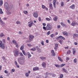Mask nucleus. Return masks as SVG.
Masks as SVG:
<instances>
[{"mask_svg":"<svg viewBox=\"0 0 78 78\" xmlns=\"http://www.w3.org/2000/svg\"><path fill=\"white\" fill-rule=\"evenodd\" d=\"M44 41H41V44L42 45H43V46L45 45V44H44Z\"/></svg>","mask_w":78,"mask_h":78,"instance_id":"obj_31","label":"nucleus"},{"mask_svg":"<svg viewBox=\"0 0 78 78\" xmlns=\"http://www.w3.org/2000/svg\"><path fill=\"white\" fill-rule=\"evenodd\" d=\"M21 60V58H18V62H19Z\"/></svg>","mask_w":78,"mask_h":78,"instance_id":"obj_48","label":"nucleus"},{"mask_svg":"<svg viewBox=\"0 0 78 78\" xmlns=\"http://www.w3.org/2000/svg\"><path fill=\"white\" fill-rule=\"evenodd\" d=\"M30 50L32 51H36V48H33L31 49Z\"/></svg>","mask_w":78,"mask_h":78,"instance_id":"obj_37","label":"nucleus"},{"mask_svg":"<svg viewBox=\"0 0 78 78\" xmlns=\"http://www.w3.org/2000/svg\"><path fill=\"white\" fill-rule=\"evenodd\" d=\"M19 63L21 65H23V62H19Z\"/></svg>","mask_w":78,"mask_h":78,"instance_id":"obj_54","label":"nucleus"},{"mask_svg":"<svg viewBox=\"0 0 78 78\" xmlns=\"http://www.w3.org/2000/svg\"><path fill=\"white\" fill-rule=\"evenodd\" d=\"M0 22L1 23V24L2 25H5V23L3 22V21L1 19V18H0Z\"/></svg>","mask_w":78,"mask_h":78,"instance_id":"obj_16","label":"nucleus"},{"mask_svg":"<svg viewBox=\"0 0 78 78\" xmlns=\"http://www.w3.org/2000/svg\"><path fill=\"white\" fill-rule=\"evenodd\" d=\"M76 61H77V59H76V58H75L73 60L74 63H76Z\"/></svg>","mask_w":78,"mask_h":78,"instance_id":"obj_38","label":"nucleus"},{"mask_svg":"<svg viewBox=\"0 0 78 78\" xmlns=\"http://www.w3.org/2000/svg\"><path fill=\"white\" fill-rule=\"evenodd\" d=\"M3 5V0H0V5L2 6Z\"/></svg>","mask_w":78,"mask_h":78,"instance_id":"obj_33","label":"nucleus"},{"mask_svg":"<svg viewBox=\"0 0 78 78\" xmlns=\"http://www.w3.org/2000/svg\"><path fill=\"white\" fill-rule=\"evenodd\" d=\"M4 72L5 73H6V74H7V73H8V71L6 70H5L4 71Z\"/></svg>","mask_w":78,"mask_h":78,"instance_id":"obj_52","label":"nucleus"},{"mask_svg":"<svg viewBox=\"0 0 78 78\" xmlns=\"http://www.w3.org/2000/svg\"><path fill=\"white\" fill-rule=\"evenodd\" d=\"M42 66H43L44 68H45L46 67V63L43 62L42 63Z\"/></svg>","mask_w":78,"mask_h":78,"instance_id":"obj_14","label":"nucleus"},{"mask_svg":"<svg viewBox=\"0 0 78 78\" xmlns=\"http://www.w3.org/2000/svg\"><path fill=\"white\" fill-rule=\"evenodd\" d=\"M41 6L42 9H44V8H45V6L44 5H42Z\"/></svg>","mask_w":78,"mask_h":78,"instance_id":"obj_51","label":"nucleus"},{"mask_svg":"<svg viewBox=\"0 0 78 78\" xmlns=\"http://www.w3.org/2000/svg\"><path fill=\"white\" fill-rule=\"evenodd\" d=\"M64 5V3L63 2H62L61 3V6L62 7H63Z\"/></svg>","mask_w":78,"mask_h":78,"instance_id":"obj_22","label":"nucleus"},{"mask_svg":"<svg viewBox=\"0 0 78 78\" xmlns=\"http://www.w3.org/2000/svg\"><path fill=\"white\" fill-rule=\"evenodd\" d=\"M58 42H59L60 44H61V45H62V44H63V40H62V39L59 40Z\"/></svg>","mask_w":78,"mask_h":78,"instance_id":"obj_15","label":"nucleus"},{"mask_svg":"<svg viewBox=\"0 0 78 78\" xmlns=\"http://www.w3.org/2000/svg\"><path fill=\"white\" fill-rule=\"evenodd\" d=\"M15 65H17V62L16 61H15Z\"/></svg>","mask_w":78,"mask_h":78,"instance_id":"obj_64","label":"nucleus"},{"mask_svg":"<svg viewBox=\"0 0 78 78\" xmlns=\"http://www.w3.org/2000/svg\"><path fill=\"white\" fill-rule=\"evenodd\" d=\"M25 75L26 77H28L29 76V73H26L25 74Z\"/></svg>","mask_w":78,"mask_h":78,"instance_id":"obj_27","label":"nucleus"},{"mask_svg":"<svg viewBox=\"0 0 78 78\" xmlns=\"http://www.w3.org/2000/svg\"><path fill=\"white\" fill-rule=\"evenodd\" d=\"M62 70L63 71V72H65V73H68V71H67L66 69L63 68L62 69Z\"/></svg>","mask_w":78,"mask_h":78,"instance_id":"obj_21","label":"nucleus"},{"mask_svg":"<svg viewBox=\"0 0 78 78\" xmlns=\"http://www.w3.org/2000/svg\"><path fill=\"white\" fill-rule=\"evenodd\" d=\"M40 58L41 59V60L43 61H44L45 59H46V57H40Z\"/></svg>","mask_w":78,"mask_h":78,"instance_id":"obj_17","label":"nucleus"},{"mask_svg":"<svg viewBox=\"0 0 78 78\" xmlns=\"http://www.w3.org/2000/svg\"><path fill=\"white\" fill-rule=\"evenodd\" d=\"M23 49H24V45L23 44L20 47V50H23Z\"/></svg>","mask_w":78,"mask_h":78,"instance_id":"obj_18","label":"nucleus"},{"mask_svg":"<svg viewBox=\"0 0 78 78\" xmlns=\"http://www.w3.org/2000/svg\"><path fill=\"white\" fill-rule=\"evenodd\" d=\"M50 34V31H49L48 33H47L46 34L47 36H48Z\"/></svg>","mask_w":78,"mask_h":78,"instance_id":"obj_46","label":"nucleus"},{"mask_svg":"<svg viewBox=\"0 0 78 78\" xmlns=\"http://www.w3.org/2000/svg\"><path fill=\"white\" fill-rule=\"evenodd\" d=\"M14 55L15 57H17L18 55H19V51L17 50H15L14 51Z\"/></svg>","mask_w":78,"mask_h":78,"instance_id":"obj_3","label":"nucleus"},{"mask_svg":"<svg viewBox=\"0 0 78 78\" xmlns=\"http://www.w3.org/2000/svg\"><path fill=\"white\" fill-rule=\"evenodd\" d=\"M76 25H78V23L75 21H73L71 24V25L75 27Z\"/></svg>","mask_w":78,"mask_h":78,"instance_id":"obj_6","label":"nucleus"},{"mask_svg":"<svg viewBox=\"0 0 78 78\" xmlns=\"http://www.w3.org/2000/svg\"><path fill=\"white\" fill-rule=\"evenodd\" d=\"M63 74H62L60 75L59 78H63Z\"/></svg>","mask_w":78,"mask_h":78,"instance_id":"obj_42","label":"nucleus"},{"mask_svg":"<svg viewBox=\"0 0 78 78\" xmlns=\"http://www.w3.org/2000/svg\"><path fill=\"white\" fill-rule=\"evenodd\" d=\"M69 57H66V61H68V60H69Z\"/></svg>","mask_w":78,"mask_h":78,"instance_id":"obj_61","label":"nucleus"},{"mask_svg":"<svg viewBox=\"0 0 78 78\" xmlns=\"http://www.w3.org/2000/svg\"><path fill=\"white\" fill-rule=\"evenodd\" d=\"M69 46H67L65 48V49H66V50H67V49H68V48H69Z\"/></svg>","mask_w":78,"mask_h":78,"instance_id":"obj_59","label":"nucleus"},{"mask_svg":"<svg viewBox=\"0 0 78 78\" xmlns=\"http://www.w3.org/2000/svg\"><path fill=\"white\" fill-rule=\"evenodd\" d=\"M33 24V22L30 23L28 25L29 27H30V28H31Z\"/></svg>","mask_w":78,"mask_h":78,"instance_id":"obj_19","label":"nucleus"},{"mask_svg":"<svg viewBox=\"0 0 78 78\" xmlns=\"http://www.w3.org/2000/svg\"><path fill=\"white\" fill-rule=\"evenodd\" d=\"M27 55H28V58H30V57L31 56V55L30 54L29 52H27Z\"/></svg>","mask_w":78,"mask_h":78,"instance_id":"obj_12","label":"nucleus"},{"mask_svg":"<svg viewBox=\"0 0 78 78\" xmlns=\"http://www.w3.org/2000/svg\"><path fill=\"white\" fill-rule=\"evenodd\" d=\"M73 55H75L76 53V49L73 48L72 49Z\"/></svg>","mask_w":78,"mask_h":78,"instance_id":"obj_11","label":"nucleus"},{"mask_svg":"<svg viewBox=\"0 0 78 78\" xmlns=\"http://www.w3.org/2000/svg\"><path fill=\"white\" fill-rule=\"evenodd\" d=\"M19 34H23V33L21 32L20 31H19Z\"/></svg>","mask_w":78,"mask_h":78,"instance_id":"obj_62","label":"nucleus"},{"mask_svg":"<svg viewBox=\"0 0 78 78\" xmlns=\"http://www.w3.org/2000/svg\"><path fill=\"white\" fill-rule=\"evenodd\" d=\"M37 51H38L39 53H41V49H40V50H37Z\"/></svg>","mask_w":78,"mask_h":78,"instance_id":"obj_60","label":"nucleus"},{"mask_svg":"<svg viewBox=\"0 0 78 78\" xmlns=\"http://www.w3.org/2000/svg\"><path fill=\"white\" fill-rule=\"evenodd\" d=\"M34 37L32 35H29V40L30 41H32V40H33V39H34Z\"/></svg>","mask_w":78,"mask_h":78,"instance_id":"obj_5","label":"nucleus"},{"mask_svg":"<svg viewBox=\"0 0 78 78\" xmlns=\"http://www.w3.org/2000/svg\"><path fill=\"white\" fill-rule=\"evenodd\" d=\"M58 38L61 39H63V40H65V39H66L65 37H62V36L61 35L59 36V37H58Z\"/></svg>","mask_w":78,"mask_h":78,"instance_id":"obj_10","label":"nucleus"},{"mask_svg":"<svg viewBox=\"0 0 78 78\" xmlns=\"http://www.w3.org/2000/svg\"><path fill=\"white\" fill-rule=\"evenodd\" d=\"M5 8L8 11V10H9V9L10 8L9 7V4L7 3L6 2L4 5Z\"/></svg>","mask_w":78,"mask_h":78,"instance_id":"obj_2","label":"nucleus"},{"mask_svg":"<svg viewBox=\"0 0 78 78\" xmlns=\"http://www.w3.org/2000/svg\"><path fill=\"white\" fill-rule=\"evenodd\" d=\"M60 23L62 26H65V27H66V24H65L64 23L61 22Z\"/></svg>","mask_w":78,"mask_h":78,"instance_id":"obj_23","label":"nucleus"},{"mask_svg":"<svg viewBox=\"0 0 78 78\" xmlns=\"http://www.w3.org/2000/svg\"><path fill=\"white\" fill-rule=\"evenodd\" d=\"M0 14H3V12L2 11V9H0Z\"/></svg>","mask_w":78,"mask_h":78,"instance_id":"obj_35","label":"nucleus"},{"mask_svg":"<svg viewBox=\"0 0 78 78\" xmlns=\"http://www.w3.org/2000/svg\"><path fill=\"white\" fill-rule=\"evenodd\" d=\"M47 30H50L51 29V26L49 24H47L46 26Z\"/></svg>","mask_w":78,"mask_h":78,"instance_id":"obj_4","label":"nucleus"},{"mask_svg":"<svg viewBox=\"0 0 78 78\" xmlns=\"http://www.w3.org/2000/svg\"><path fill=\"white\" fill-rule=\"evenodd\" d=\"M45 20H46L47 21H51V19L50 18H46Z\"/></svg>","mask_w":78,"mask_h":78,"instance_id":"obj_32","label":"nucleus"},{"mask_svg":"<svg viewBox=\"0 0 78 78\" xmlns=\"http://www.w3.org/2000/svg\"><path fill=\"white\" fill-rule=\"evenodd\" d=\"M49 8L51 9H53V5H52V4H50V5Z\"/></svg>","mask_w":78,"mask_h":78,"instance_id":"obj_25","label":"nucleus"},{"mask_svg":"<svg viewBox=\"0 0 78 78\" xmlns=\"http://www.w3.org/2000/svg\"><path fill=\"white\" fill-rule=\"evenodd\" d=\"M12 43L13 44H15L16 43H17V42H16V40H12Z\"/></svg>","mask_w":78,"mask_h":78,"instance_id":"obj_29","label":"nucleus"},{"mask_svg":"<svg viewBox=\"0 0 78 78\" xmlns=\"http://www.w3.org/2000/svg\"><path fill=\"white\" fill-rule=\"evenodd\" d=\"M58 44H55V47H56L57 48H58Z\"/></svg>","mask_w":78,"mask_h":78,"instance_id":"obj_47","label":"nucleus"},{"mask_svg":"<svg viewBox=\"0 0 78 78\" xmlns=\"http://www.w3.org/2000/svg\"><path fill=\"white\" fill-rule=\"evenodd\" d=\"M53 6L55 8H56V4H53Z\"/></svg>","mask_w":78,"mask_h":78,"instance_id":"obj_58","label":"nucleus"},{"mask_svg":"<svg viewBox=\"0 0 78 78\" xmlns=\"http://www.w3.org/2000/svg\"><path fill=\"white\" fill-rule=\"evenodd\" d=\"M12 71L13 72H15V69H12Z\"/></svg>","mask_w":78,"mask_h":78,"instance_id":"obj_63","label":"nucleus"},{"mask_svg":"<svg viewBox=\"0 0 78 78\" xmlns=\"http://www.w3.org/2000/svg\"><path fill=\"white\" fill-rule=\"evenodd\" d=\"M62 34L63 35H65L66 36H68V33L66 31H64L62 32Z\"/></svg>","mask_w":78,"mask_h":78,"instance_id":"obj_9","label":"nucleus"},{"mask_svg":"<svg viewBox=\"0 0 78 78\" xmlns=\"http://www.w3.org/2000/svg\"><path fill=\"white\" fill-rule=\"evenodd\" d=\"M33 16L35 18H37L38 17V14L37 12H34L33 14Z\"/></svg>","mask_w":78,"mask_h":78,"instance_id":"obj_8","label":"nucleus"},{"mask_svg":"<svg viewBox=\"0 0 78 78\" xmlns=\"http://www.w3.org/2000/svg\"><path fill=\"white\" fill-rule=\"evenodd\" d=\"M3 36H4V34L2 33H1V34L0 35V37H3Z\"/></svg>","mask_w":78,"mask_h":78,"instance_id":"obj_41","label":"nucleus"},{"mask_svg":"<svg viewBox=\"0 0 78 78\" xmlns=\"http://www.w3.org/2000/svg\"><path fill=\"white\" fill-rule=\"evenodd\" d=\"M2 41L3 43H5V42H6V41H5V39H3L2 40Z\"/></svg>","mask_w":78,"mask_h":78,"instance_id":"obj_53","label":"nucleus"},{"mask_svg":"<svg viewBox=\"0 0 78 78\" xmlns=\"http://www.w3.org/2000/svg\"><path fill=\"white\" fill-rule=\"evenodd\" d=\"M65 65H66L65 64H62L61 66L62 67H64V66H65Z\"/></svg>","mask_w":78,"mask_h":78,"instance_id":"obj_57","label":"nucleus"},{"mask_svg":"<svg viewBox=\"0 0 78 78\" xmlns=\"http://www.w3.org/2000/svg\"><path fill=\"white\" fill-rule=\"evenodd\" d=\"M51 53L52 54L53 56H55V51H54V50H52L51 51Z\"/></svg>","mask_w":78,"mask_h":78,"instance_id":"obj_20","label":"nucleus"},{"mask_svg":"<svg viewBox=\"0 0 78 78\" xmlns=\"http://www.w3.org/2000/svg\"><path fill=\"white\" fill-rule=\"evenodd\" d=\"M0 47L2 49L5 48V46L4 44L3 43V42L1 40H0Z\"/></svg>","mask_w":78,"mask_h":78,"instance_id":"obj_1","label":"nucleus"},{"mask_svg":"<svg viewBox=\"0 0 78 78\" xmlns=\"http://www.w3.org/2000/svg\"><path fill=\"white\" fill-rule=\"evenodd\" d=\"M11 12H9V11L7 12V15H10Z\"/></svg>","mask_w":78,"mask_h":78,"instance_id":"obj_44","label":"nucleus"},{"mask_svg":"<svg viewBox=\"0 0 78 78\" xmlns=\"http://www.w3.org/2000/svg\"><path fill=\"white\" fill-rule=\"evenodd\" d=\"M27 45L28 47H32V45L30 44H27Z\"/></svg>","mask_w":78,"mask_h":78,"instance_id":"obj_39","label":"nucleus"},{"mask_svg":"<svg viewBox=\"0 0 78 78\" xmlns=\"http://www.w3.org/2000/svg\"><path fill=\"white\" fill-rule=\"evenodd\" d=\"M43 28L44 30H45V31H47V27H43Z\"/></svg>","mask_w":78,"mask_h":78,"instance_id":"obj_43","label":"nucleus"},{"mask_svg":"<svg viewBox=\"0 0 78 78\" xmlns=\"http://www.w3.org/2000/svg\"><path fill=\"white\" fill-rule=\"evenodd\" d=\"M15 44L16 48H18L19 47V46L18 45V44H17V43H16Z\"/></svg>","mask_w":78,"mask_h":78,"instance_id":"obj_40","label":"nucleus"},{"mask_svg":"<svg viewBox=\"0 0 78 78\" xmlns=\"http://www.w3.org/2000/svg\"><path fill=\"white\" fill-rule=\"evenodd\" d=\"M57 17L56 16V17H54L53 18V20L54 21H56L57 20Z\"/></svg>","mask_w":78,"mask_h":78,"instance_id":"obj_45","label":"nucleus"},{"mask_svg":"<svg viewBox=\"0 0 78 78\" xmlns=\"http://www.w3.org/2000/svg\"><path fill=\"white\" fill-rule=\"evenodd\" d=\"M58 60H59L60 61H61V62H62V61H63L61 59V57H58Z\"/></svg>","mask_w":78,"mask_h":78,"instance_id":"obj_28","label":"nucleus"},{"mask_svg":"<svg viewBox=\"0 0 78 78\" xmlns=\"http://www.w3.org/2000/svg\"><path fill=\"white\" fill-rule=\"evenodd\" d=\"M19 54H20V56H23V55L22 52H19Z\"/></svg>","mask_w":78,"mask_h":78,"instance_id":"obj_50","label":"nucleus"},{"mask_svg":"<svg viewBox=\"0 0 78 78\" xmlns=\"http://www.w3.org/2000/svg\"><path fill=\"white\" fill-rule=\"evenodd\" d=\"M36 48L37 50H40V48H39L37 46H36Z\"/></svg>","mask_w":78,"mask_h":78,"instance_id":"obj_55","label":"nucleus"},{"mask_svg":"<svg viewBox=\"0 0 78 78\" xmlns=\"http://www.w3.org/2000/svg\"><path fill=\"white\" fill-rule=\"evenodd\" d=\"M56 0H54L53 1V4H56Z\"/></svg>","mask_w":78,"mask_h":78,"instance_id":"obj_49","label":"nucleus"},{"mask_svg":"<svg viewBox=\"0 0 78 78\" xmlns=\"http://www.w3.org/2000/svg\"><path fill=\"white\" fill-rule=\"evenodd\" d=\"M22 52L23 53V55H25V56H27V54L25 52V51L24 50H22Z\"/></svg>","mask_w":78,"mask_h":78,"instance_id":"obj_24","label":"nucleus"},{"mask_svg":"<svg viewBox=\"0 0 78 78\" xmlns=\"http://www.w3.org/2000/svg\"><path fill=\"white\" fill-rule=\"evenodd\" d=\"M39 70V68L38 67H35L33 69L34 71H36V70Z\"/></svg>","mask_w":78,"mask_h":78,"instance_id":"obj_13","label":"nucleus"},{"mask_svg":"<svg viewBox=\"0 0 78 78\" xmlns=\"http://www.w3.org/2000/svg\"><path fill=\"white\" fill-rule=\"evenodd\" d=\"M23 12L25 14H28V11H24Z\"/></svg>","mask_w":78,"mask_h":78,"instance_id":"obj_36","label":"nucleus"},{"mask_svg":"<svg viewBox=\"0 0 78 78\" xmlns=\"http://www.w3.org/2000/svg\"><path fill=\"white\" fill-rule=\"evenodd\" d=\"M16 24H20V23H21L20 22V21H17L16 22Z\"/></svg>","mask_w":78,"mask_h":78,"instance_id":"obj_34","label":"nucleus"},{"mask_svg":"<svg viewBox=\"0 0 78 78\" xmlns=\"http://www.w3.org/2000/svg\"><path fill=\"white\" fill-rule=\"evenodd\" d=\"M55 66L56 67H59V65L55 64Z\"/></svg>","mask_w":78,"mask_h":78,"instance_id":"obj_56","label":"nucleus"},{"mask_svg":"<svg viewBox=\"0 0 78 78\" xmlns=\"http://www.w3.org/2000/svg\"><path fill=\"white\" fill-rule=\"evenodd\" d=\"M75 8V5L74 4H73L72 5L69 6V8L72 9H74Z\"/></svg>","mask_w":78,"mask_h":78,"instance_id":"obj_7","label":"nucleus"},{"mask_svg":"<svg viewBox=\"0 0 78 78\" xmlns=\"http://www.w3.org/2000/svg\"><path fill=\"white\" fill-rule=\"evenodd\" d=\"M70 53H71V51H70V50H69L67 51V55H70Z\"/></svg>","mask_w":78,"mask_h":78,"instance_id":"obj_26","label":"nucleus"},{"mask_svg":"<svg viewBox=\"0 0 78 78\" xmlns=\"http://www.w3.org/2000/svg\"><path fill=\"white\" fill-rule=\"evenodd\" d=\"M77 36H78V35H77V34H74L73 35V37L74 38H75V37H77Z\"/></svg>","mask_w":78,"mask_h":78,"instance_id":"obj_30","label":"nucleus"}]
</instances>
